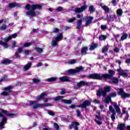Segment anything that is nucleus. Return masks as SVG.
<instances>
[{
    "mask_svg": "<svg viewBox=\"0 0 130 130\" xmlns=\"http://www.w3.org/2000/svg\"><path fill=\"white\" fill-rule=\"evenodd\" d=\"M54 126L56 129L58 130L59 129V125H58V124L57 123H54Z\"/></svg>",
    "mask_w": 130,
    "mask_h": 130,
    "instance_id": "052dcab7",
    "label": "nucleus"
},
{
    "mask_svg": "<svg viewBox=\"0 0 130 130\" xmlns=\"http://www.w3.org/2000/svg\"><path fill=\"white\" fill-rule=\"evenodd\" d=\"M66 89L64 88L61 89V95H64L66 94Z\"/></svg>",
    "mask_w": 130,
    "mask_h": 130,
    "instance_id": "774afa93",
    "label": "nucleus"
},
{
    "mask_svg": "<svg viewBox=\"0 0 130 130\" xmlns=\"http://www.w3.org/2000/svg\"><path fill=\"white\" fill-rule=\"evenodd\" d=\"M31 45H32V42H26L23 44L24 47H29V46H31Z\"/></svg>",
    "mask_w": 130,
    "mask_h": 130,
    "instance_id": "a18cd8bd",
    "label": "nucleus"
},
{
    "mask_svg": "<svg viewBox=\"0 0 130 130\" xmlns=\"http://www.w3.org/2000/svg\"><path fill=\"white\" fill-rule=\"evenodd\" d=\"M128 37V36L127 35V34L126 33L122 34V35L121 37V41H123V40H125V39H126Z\"/></svg>",
    "mask_w": 130,
    "mask_h": 130,
    "instance_id": "f704fd0d",
    "label": "nucleus"
},
{
    "mask_svg": "<svg viewBox=\"0 0 130 130\" xmlns=\"http://www.w3.org/2000/svg\"><path fill=\"white\" fill-rule=\"evenodd\" d=\"M62 38H63V36L62 35V34L60 33L59 35H58V36L55 38V40L58 42V41H59V40H61Z\"/></svg>",
    "mask_w": 130,
    "mask_h": 130,
    "instance_id": "7c9ffc66",
    "label": "nucleus"
},
{
    "mask_svg": "<svg viewBox=\"0 0 130 130\" xmlns=\"http://www.w3.org/2000/svg\"><path fill=\"white\" fill-rule=\"evenodd\" d=\"M94 19V17L92 16H86L85 17V26H88L92 23V20Z\"/></svg>",
    "mask_w": 130,
    "mask_h": 130,
    "instance_id": "f3484780",
    "label": "nucleus"
},
{
    "mask_svg": "<svg viewBox=\"0 0 130 130\" xmlns=\"http://www.w3.org/2000/svg\"><path fill=\"white\" fill-rule=\"evenodd\" d=\"M82 86H90V83L89 82H85L84 81H82Z\"/></svg>",
    "mask_w": 130,
    "mask_h": 130,
    "instance_id": "603ef678",
    "label": "nucleus"
},
{
    "mask_svg": "<svg viewBox=\"0 0 130 130\" xmlns=\"http://www.w3.org/2000/svg\"><path fill=\"white\" fill-rule=\"evenodd\" d=\"M87 51H88V47L85 46L82 48V55H86L87 54Z\"/></svg>",
    "mask_w": 130,
    "mask_h": 130,
    "instance_id": "cd10ccee",
    "label": "nucleus"
},
{
    "mask_svg": "<svg viewBox=\"0 0 130 130\" xmlns=\"http://www.w3.org/2000/svg\"><path fill=\"white\" fill-rule=\"evenodd\" d=\"M10 37H11V40L13 39V38H16V37H18V34L17 33H15L12 34L11 36H9Z\"/></svg>",
    "mask_w": 130,
    "mask_h": 130,
    "instance_id": "6e6d98bb",
    "label": "nucleus"
},
{
    "mask_svg": "<svg viewBox=\"0 0 130 130\" xmlns=\"http://www.w3.org/2000/svg\"><path fill=\"white\" fill-rule=\"evenodd\" d=\"M101 29H102V30H103V31H105V30H106V29H107V26H106V25H101Z\"/></svg>",
    "mask_w": 130,
    "mask_h": 130,
    "instance_id": "5fc2aeb1",
    "label": "nucleus"
},
{
    "mask_svg": "<svg viewBox=\"0 0 130 130\" xmlns=\"http://www.w3.org/2000/svg\"><path fill=\"white\" fill-rule=\"evenodd\" d=\"M114 107L116 109V111L115 110L113 109V107H112V106H109V111H110V112H111V113L114 112H117L118 114H121V111L120 110V108H119L118 105L115 104L114 105Z\"/></svg>",
    "mask_w": 130,
    "mask_h": 130,
    "instance_id": "39448f33",
    "label": "nucleus"
},
{
    "mask_svg": "<svg viewBox=\"0 0 130 130\" xmlns=\"http://www.w3.org/2000/svg\"><path fill=\"white\" fill-rule=\"evenodd\" d=\"M48 113L49 115H51V116H54L55 115V114L52 112V111L49 110Z\"/></svg>",
    "mask_w": 130,
    "mask_h": 130,
    "instance_id": "4d7b16f0",
    "label": "nucleus"
},
{
    "mask_svg": "<svg viewBox=\"0 0 130 130\" xmlns=\"http://www.w3.org/2000/svg\"><path fill=\"white\" fill-rule=\"evenodd\" d=\"M81 70L82 66H80L79 68L77 67L76 69H69L68 70V74H69V75H74V74L80 73Z\"/></svg>",
    "mask_w": 130,
    "mask_h": 130,
    "instance_id": "9d476101",
    "label": "nucleus"
},
{
    "mask_svg": "<svg viewBox=\"0 0 130 130\" xmlns=\"http://www.w3.org/2000/svg\"><path fill=\"white\" fill-rule=\"evenodd\" d=\"M125 123H118L117 126V130H125Z\"/></svg>",
    "mask_w": 130,
    "mask_h": 130,
    "instance_id": "aec40b11",
    "label": "nucleus"
},
{
    "mask_svg": "<svg viewBox=\"0 0 130 130\" xmlns=\"http://www.w3.org/2000/svg\"><path fill=\"white\" fill-rule=\"evenodd\" d=\"M108 78V79L111 80L113 84H118L119 83V80L116 77L109 75Z\"/></svg>",
    "mask_w": 130,
    "mask_h": 130,
    "instance_id": "6ab92c4d",
    "label": "nucleus"
},
{
    "mask_svg": "<svg viewBox=\"0 0 130 130\" xmlns=\"http://www.w3.org/2000/svg\"><path fill=\"white\" fill-rule=\"evenodd\" d=\"M4 115H6V116H16V114L10 113L8 111L1 109L0 117H2L0 122V126L1 127H4L5 124L7 123V118Z\"/></svg>",
    "mask_w": 130,
    "mask_h": 130,
    "instance_id": "f03ea898",
    "label": "nucleus"
},
{
    "mask_svg": "<svg viewBox=\"0 0 130 130\" xmlns=\"http://www.w3.org/2000/svg\"><path fill=\"white\" fill-rule=\"evenodd\" d=\"M12 89H13V86H8V87H5L4 88V91H3L1 93V95L2 96H9L10 95L9 93H12Z\"/></svg>",
    "mask_w": 130,
    "mask_h": 130,
    "instance_id": "0eeeda50",
    "label": "nucleus"
},
{
    "mask_svg": "<svg viewBox=\"0 0 130 130\" xmlns=\"http://www.w3.org/2000/svg\"><path fill=\"white\" fill-rule=\"evenodd\" d=\"M118 95L121 96L123 99H125V98H129L130 97V94L125 93L123 88L119 89V92H118Z\"/></svg>",
    "mask_w": 130,
    "mask_h": 130,
    "instance_id": "6e6552de",
    "label": "nucleus"
},
{
    "mask_svg": "<svg viewBox=\"0 0 130 130\" xmlns=\"http://www.w3.org/2000/svg\"><path fill=\"white\" fill-rule=\"evenodd\" d=\"M7 29V25L6 24H3L1 26H0V30L4 31V30H6Z\"/></svg>",
    "mask_w": 130,
    "mask_h": 130,
    "instance_id": "09e8293b",
    "label": "nucleus"
},
{
    "mask_svg": "<svg viewBox=\"0 0 130 130\" xmlns=\"http://www.w3.org/2000/svg\"><path fill=\"white\" fill-rule=\"evenodd\" d=\"M45 96H47V93L45 92H43L37 97V100H38V101H40V100L44 99Z\"/></svg>",
    "mask_w": 130,
    "mask_h": 130,
    "instance_id": "4be33fe9",
    "label": "nucleus"
},
{
    "mask_svg": "<svg viewBox=\"0 0 130 130\" xmlns=\"http://www.w3.org/2000/svg\"><path fill=\"white\" fill-rule=\"evenodd\" d=\"M32 66V62H28L23 67L24 70L25 71H28L29 69Z\"/></svg>",
    "mask_w": 130,
    "mask_h": 130,
    "instance_id": "bb28decb",
    "label": "nucleus"
},
{
    "mask_svg": "<svg viewBox=\"0 0 130 130\" xmlns=\"http://www.w3.org/2000/svg\"><path fill=\"white\" fill-rule=\"evenodd\" d=\"M24 51V50H23V48L22 47H20L18 48V52L19 53H21V52H23Z\"/></svg>",
    "mask_w": 130,
    "mask_h": 130,
    "instance_id": "69168bd1",
    "label": "nucleus"
},
{
    "mask_svg": "<svg viewBox=\"0 0 130 130\" xmlns=\"http://www.w3.org/2000/svg\"><path fill=\"white\" fill-rule=\"evenodd\" d=\"M117 19V16L115 14V12L112 11L111 13L109 15H107V21L108 22H113L114 20H116Z\"/></svg>",
    "mask_w": 130,
    "mask_h": 130,
    "instance_id": "20e7f679",
    "label": "nucleus"
},
{
    "mask_svg": "<svg viewBox=\"0 0 130 130\" xmlns=\"http://www.w3.org/2000/svg\"><path fill=\"white\" fill-rule=\"evenodd\" d=\"M117 1L119 2V0H117ZM117 1L116 0H112L111 3L113 7H116L117 6Z\"/></svg>",
    "mask_w": 130,
    "mask_h": 130,
    "instance_id": "37998d69",
    "label": "nucleus"
},
{
    "mask_svg": "<svg viewBox=\"0 0 130 130\" xmlns=\"http://www.w3.org/2000/svg\"><path fill=\"white\" fill-rule=\"evenodd\" d=\"M110 46L106 45L102 48V53H105L108 51V48L110 47Z\"/></svg>",
    "mask_w": 130,
    "mask_h": 130,
    "instance_id": "c756f323",
    "label": "nucleus"
},
{
    "mask_svg": "<svg viewBox=\"0 0 130 130\" xmlns=\"http://www.w3.org/2000/svg\"><path fill=\"white\" fill-rule=\"evenodd\" d=\"M88 5L85 4L84 3V5L82 6V12H84V11L87 10V9H88Z\"/></svg>",
    "mask_w": 130,
    "mask_h": 130,
    "instance_id": "c03bdc74",
    "label": "nucleus"
},
{
    "mask_svg": "<svg viewBox=\"0 0 130 130\" xmlns=\"http://www.w3.org/2000/svg\"><path fill=\"white\" fill-rule=\"evenodd\" d=\"M103 95V97H105L106 96V92L104 91L102 88H100L98 89L96 92L97 97H101V95Z\"/></svg>",
    "mask_w": 130,
    "mask_h": 130,
    "instance_id": "f8f14e48",
    "label": "nucleus"
},
{
    "mask_svg": "<svg viewBox=\"0 0 130 130\" xmlns=\"http://www.w3.org/2000/svg\"><path fill=\"white\" fill-rule=\"evenodd\" d=\"M61 102H63L65 104H72V100L62 99Z\"/></svg>",
    "mask_w": 130,
    "mask_h": 130,
    "instance_id": "c9c22d12",
    "label": "nucleus"
},
{
    "mask_svg": "<svg viewBox=\"0 0 130 130\" xmlns=\"http://www.w3.org/2000/svg\"><path fill=\"white\" fill-rule=\"evenodd\" d=\"M74 12L76 13H82V7L80 8H75Z\"/></svg>",
    "mask_w": 130,
    "mask_h": 130,
    "instance_id": "a19ab883",
    "label": "nucleus"
},
{
    "mask_svg": "<svg viewBox=\"0 0 130 130\" xmlns=\"http://www.w3.org/2000/svg\"><path fill=\"white\" fill-rule=\"evenodd\" d=\"M35 50L37 51L39 53H41V52H43V49L41 48L36 47L35 48Z\"/></svg>",
    "mask_w": 130,
    "mask_h": 130,
    "instance_id": "79ce46f5",
    "label": "nucleus"
},
{
    "mask_svg": "<svg viewBox=\"0 0 130 130\" xmlns=\"http://www.w3.org/2000/svg\"><path fill=\"white\" fill-rule=\"evenodd\" d=\"M45 96H47V93L45 92H43L37 97V100H38V101H40V100L44 99Z\"/></svg>",
    "mask_w": 130,
    "mask_h": 130,
    "instance_id": "412c9836",
    "label": "nucleus"
},
{
    "mask_svg": "<svg viewBox=\"0 0 130 130\" xmlns=\"http://www.w3.org/2000/svg\"><path fill=\"white\" fill-rule=\"evenodd\" d=\"M80 87H82V81H80V82H78L77 85L74 86V89H79Z\"/></svg>",
    "mask_w": 130,
    "mask_h": 130,
    "instance_id": "ea45409f",
    "label": "nucleus"
},
{
    "mask_svg": "<svg viewBox=\"0 0 130 130\" xmlns=\"http://www.w3.org/2000/svg\"><path fill=\"white\" fill-rule=\"evenodd\" d=\"M25 10L28 11L26 12V16H30V17H36V12H35L36 10H42V6L40 4H35L32 5L31 6L30 4H26L25 7ZM30 9L31 10H29Z\"/></svg>",
    "mask_w": 130,
    "mask_h": 130,
    "instance_id": "f257e3e1",
    "label": "nucleus"
},
{
    "mask_svg": "<svg viewBox=\"0 0 130 130\" xmlns=\"http://www.w3.org/2000/svg\"><path fill=\"white\" fill-rule=\"evenodd\" d=\"M87 78H88V79H92V80H99V81L105 80L104 74L101 75V74L93 73L90 74Z\"/></svg>",
    "mask_w": 130,
    "mask_h": 130,
    "instance_id": "7ed1b4c3",
    "label": "nucleus"
},
{
    "mask_svg": "<svg viewBox=\"0 0 130 130\" xmlns=\"http://www.w3.org/2000/svg\"><path fill=\"white\" fill-rule=\"evenodd\" d=\"M57 41H56V40H52V46H53V47H55V46H57Z\"/></svg>",
    "mask_w": 130,
    "mask_h": 130,
    "instance_id": "de8ad7c7",
    "label": "nucleus"
},
{
    "mask_svg": "<svg viewBox=\"0 0 130 130\" xmlns=\"http://www.w3.org/2000/svg\"><path fill=\"white\" fill-rule=\"evenodd\" d=\"M117 94H116V93L115 92H112L109 94V95H108L109 99H111V98H115L116 97Z\"/></svg>",
    "mask_w": 130,
    "mask_h": 130,
    "instance_id": "2f4dec72",
    "label": "nucleus"
},
{
    "mask_svg": "<svg viewBox=\"0 0 130 130\" xmlns=\"http://www.w3.org/2000/svg\"><path fill=\"white\" fill-rule=\"evenodd\" d=\"M77 61H78V60L73 59H71L68 63H70V64H75Z\"/></svg>",
    "mask_w": 130,
    "mask_h": 130,
    "instance_id": "49530a36",
    "label": "nucleus"
},
{
    "mask_svg": "<svg viewBox=\"0 0 130 130\" xmlns=\"http://www.w3.org/2000/svg\"><path fill=\"white\" fill-rule=\"evenodd\" d=\"M117 72H118L119 76H121L123 78H126V77H127V73L124 72V70H121V67H120L119 69H117Z\"/></svg>",
    "mask_w": 130,
    "mask_h": 130,
    "instance_id": "ddd939ff",
    "label": "nucleus"
},
{
    "mask_svg": "<svg viewBox=\"0 0 130 130\" xmlns=\"http://www.w3.org/2000/svg\"><path fill=\"white\" fill-rule=\"evenodd\" d=\"M12 40V37L8 36V37H6L4 39V42L2 41H0V45H2L5 48H8L9 47V44L8 42L11 41Z\"/></svg>",
    "mask_w": 130,
    "mask_h": 130,
    "instance_id": "423d86ee",
    "label": "nucleus"
},
{
    "mask_svg": "<svg viewBox=\"0 0 130 130\" xmlns=\"http://www.w3.org/2000/svg\"><path fill=\"white\" fill-rule=\"evenodd\" d=\"M111 90V87L110 86H106L104 88V92H106V95H107V93H109L110 90Z\"/></svg>",
    "mask_w": 130,
    "mask_h": 130,
    "instance_id": "473e14b6",
    "label": "nucleus"
},
{
    "mask_svg": "<svg viewBox=\"0 0 130 130\" xmlns=\"http://www.w3.org/2000/svg\"><path fill=\"white\" fill-rule=\"evenodd\" d=\"M57 80L56 77H51L47 79V82H55Z\"/></svg>",
    "mask_w": 130,
    "mask_h": 130,
    "instance_id": "58836bf2",
    "label": "nucleus"
},
{
    "mask_svg": "<svg viewBox=\"0 0 130 130\" xmlns=\"http://www.w3.org/2000/svg\"><path fill=\"white\" fill-rule=\"evenodd\" d=\"M98 43H95L94 42L92 43V44L90 45V47L89 48V50L90 51H92L94 50V49H96L97 47H98Z\"/></svg>",
    "mask_w": 130,
    "mask_h": 130,
    "instance_id": "393cba45",
    "label": "nucleus"
},
{
    "mask_svg": "<svg viewBox=\"0 0 130 130\" xmlns=\"http://www.w3.org/2000/svg\"><path fill=\"white\" fill-rule=\"evenodd\" d=\"M17 45V42L16 41H13V42L12 43V46L11 47L12 48H14L16 47V45Z\"/></svg>",
    "mask_w": 130,
    "mask_h": 130,
    "instance_id": "680f3d73",
    "label": "nucleus"
},
{
    "mask_svg": "<svg viewBox=\"0 0 130 130\" xmlns=\"http://www.w3.org/2000/svg\"><path fill=\"white\" fill-rule=\"evenodd\" d=\"M21 4L19 3H17L16 2L10 3L8 6V8H9V9H13V8H16V7L21 8Z\"/></svg>",
    "mask_w": 130,
    "mask_h": 130,
    "instance_id": "2eb2a0df",
    "label": "nucleus"
},
{
    "mask_svg": "<svg viewBox=\"0 0 130 130\" xmlns=\"http://www.w3.org/2000/svg\"><path fill=\"white\" fill-rule=\"evenodd\" d=\"M8 80V78L5 77H2L0 78V83H3V82H6Z\"/></svg>",
    "mask_w": 130,
    "mask_h": 130,
    "instance_id": "864d4df0",
    "label": "nucleus"
},
{
    "mask_svg": "<svg viewBox=\"0 0 130 130\" xmlns=\"http://www.w3.org/2000/svg\"><path fill=\"white\" fill-rule=\"evenodd\" d=\"M90 105H91V102L88 100H86L82 104V108H84L85 111H88L89 109L87 108V107L90 106Z\"/></svg>",
    "mask_w": 130,
    "mask_h": 130,
    "instance_id": "4468645a",
    "label": "nucleus"
},
{
    "mask_svg": "<svg viewBox=\"0 0 130 130\" xmlns=\"http://www.w3.org/2000/svg\"><path fill=\"white\" fill-rule=\"evenodd\" d=\"M116 14L118 17H121L122 16V14H123V11H122V9H118L116 11Z\"/></svg>",
    "mask_w": 130,
    "mask_h": 130,
    "instance_id": "c85d7f7f",
    "label": "nucleus"
},
{
    "mask_svg": "<svg viewBox=\"0 0 130 130\" xmlns=\"http://www.w3.org/2000/svg\"><path fill=\"white\" fill-rule=\"evenodd\" d=\"M60 82H71V79L69 76H62L59 78Z\"/></svg>",
    "mask_w": 130,
    "mask_h": 130,
    "instance_id": "5701e85b",
    "label": "nucleus"
},
{
    "mask_svg": "<svg viewBox=\"0 0 130 130\" xmlns=\"http://www.w3.org/2000/svg\"><path fill=\"white\" fill-rule=\"evenodd\" d=\"M76 24V28L78 30L81 29V27H82V18H80V20H78Z\"/></svg>",
    "mask_w": 130,
    "mask_h": 130,
    "instance_id": "a878e982",
    "label": "nucleus"
},
{
    "mask_svg": "<svg viewBox=\"0 0 130 130\" xmlns=\"http://www.w3.org/2000/svg\"><path fill=\"white\" fill-rule=\"evenodd\" d=\"M47 106H52L51 104H50L49 103H45V104H37L36 105H34L32 107V108L34 109H36L37 108H41L42 107H47Z\"/></svg>",
    "mask_w": 130,
    "mask_h": 130,
    "instance_id": "9b49d317",
    "label": "nucleus"
},
{
    "mask_svg": "<svg viewBox=\"0 0 130 130\" xmlns=\"http://www.w3.org/2000/svg\"><path fill=\"white\" fill-rule=\"evenodd\" d=\"M62 9H63L62 7L59 6L57 8V12H61V11H62Z\"/></svg>",
    "mask_w": 130,
    "mask_h": 130,
    "instance_id": "338daca9",
    "label": "nucleus"
},
{
    "mask_svg": "<svg viewBox=\"0 0 130 130\" xmlns=\"http://www.w3.org/2000/svg\"><path fill=\"white\" fill-rule=\"evenodd\" d=\"M112 113V114L111 116V118L112 120H115V115H116V112Z\"/></svg>",
    "mask_w": 130,
    "mask_h": 130,
    "instance_id": "3c124183",
    "label": "nucleus"
},
{
    "mask_svg": "<svg viewBox=\"0 0 130 130\" xmlns=\"http://www.w3.org/2000/svg\"><path fill=\"white\" fill-rule=\"evenodd\" d=\"M110 101H111V99H110V100L107 95V96L105 100L106 103H107L108 104L109 103V102H110Z\"/></svg>",
    "mask_w": 130,
    "mask_h": 130,
    "instance_id": "0e129e2a",
    "label": "nucleus"
},
{
    "mask_svg": "<svg viewBox=\"0 0 130 130\" xmlns=\"http://www.w3.org/2000/svg\"><path fill=\"white\" fill-rule=\"evenodd\" d=\"M62 99H63V96L59 95V96H56L54 99V101H59V100H62Z\"/></svg>",
    "mask_w": 130,
    "mask_h": 130,
    "instance_id": "4c0bfd02",
    "label": "nucleus"
},
{
    "mask_svg": "<svg viewBox=\"0 0 130 130\" xmlns=\"http://www.w3.org/2000/svg\"><path fill=\"white\" fill-rule=\"evenodd\" d=\"M88 11H89V12H90V13L91 14L92 13H94V12H95V11H96V9H95V8H94V6L91 5L89 6Z\"/></svg>",
    "mask_w": 130,
    "mask_h": 130,
    "instance_id": "e433bc0d",
    "label": "nucleus"
},
{
    "mask_svg": "<svg viewBox=\"0 0 130 130\" xmlns=\"http://www.w3.org/2000/svg\"><path fill=\"white\" fill-rule=\"evenodd\" d=\"M76 20H77L76 17H74L73 18H71V19L68 20V22H69V23H73V22H74V21H76Z\"/></svg>",
    "mask_w": 130,
    "mask_h": 130,
    "instance_id": "13d9d810",
    "label": "nucleus"
},
{
    "mask_svg": "<svg viewBox=\"0 0 130 130\" xmlns=\"http://www.w3.org/2000/svg\"><path fill=\"white\" fill-rule=\"evenodd\" d=\"M107 39V36L104 35H101L99 36V40H101V41H103V40H106Z\"/></svg>",
    "mask_w": 130,
    "mask_h": 130,
    "instance_id": "72a5a7b5",
    "label": "nucleus"
},
{
    "mask_svg": "<svg viewBox=\"0 0 130 130\" xmlns=\"http://www.w3.org/2000/svg\"><path fill=\"white\" fill-rule=\"evenodd\" d=\"M94 121L99 125H101V124H102V121H101L97 120V119H95Z\"/></svg>",
    "mask_w": 130,
    "mask_h": 130,
    "instance_id": "bf43d9fd",
    "label": "nucleus"
},
{
    "mask_svg": "<svg viewBox=\"0 0 130 130\" xmlns=\"http://www.w3.org/2000/svg\"><path fill=\"white\" fill-rule=\"evenodd\" d=\"M79 125H80V123L77 121H73L69 125V128L70 129H73L74 128V130H79Z\"/></svg>",
    "mask_w": 130,
    "mask_h": 130,
    "instance_id": "1a4fd4ad",
    "label": "nucleus"
},
{
    "mask_svg": "<svg viewBox=\"0 0 130 130\" xmlns=\"http://www.w3.org/2000/svg\"><path fill=\"white\" fill-rule=\"evenodd\" d=\"M108 73L109 74H104L105 80H108V79H109V78L108 77L109 76H111L112 77H113V75H115V72L112 70H109Z\"/></svg>",
    "mask_w": 130,
    "mask_h": 130,
    "instance_id": "a211bd4d",
    "label": "nucleus"
},
{
    "mask_svg": "<svg viewBox=\"0 0 130 130\" xmlns=\"http://www.w3.org/2000/svg\"><path fill=\"white\" fill-rule=\"evenodd\" d=\"M32 82L34 83H35V84H38V83H40V82H41V81H40V80H39L38 79L34 78L32 79Z\"/></svg>",
    "mask_w": 130,
    "mask_h": 130,
    "instance_id": "8fccbe9b",
    "label": "nucleus"
},
{
    "mask_svg": "<svg viewBox=\"0 0 130 130\" xmlns=\"http://www.w3.org/2000/svg\"><path fill=\"white\" fill-rule=\"evenodd\" d=\"M13 62V60H10L9 59H6L5 60H3L1 63L2 64H5V66H8V64H11Z\"/></svg>",
    "mask_w": 130,
    "mask_h": 130,
    "instance_id": "b1692460",
    "label": "nucleus"
},
{
    "mask_svg": "<svg viewBox=\"0 0 130 130\" xmlns=\"http://www.w3.org/2000/svg\"><path fill=\"white\" fill-rule=\"evenodd\" d=\"M53 33H58L59 32V29L57 28H54L53 30Z\"/></svg>",
    "mask_w": 130,
    "mask_h": 130,
    "instance_id": "e2e57ef3",
    "label": "nucleus"
},
{
    "mask_svg": "<svg viewBox=\"0 0 130 130\" xmlns=\"http://www.w3.org/2000/svg\"><path fill=\"white\" fill-rule=\"evenodd\" d=\"M100 7H101L102 9L105 11V13L106 14H108L109 12H110V8L109 7L104 4L103 3H101L100 5Z\"/></svg>",
    "mask_w": 130,
    "mask_h": 130,
    "instance_id": "dca6fc26",
    "label": "nucleus"
}]
</instances>
